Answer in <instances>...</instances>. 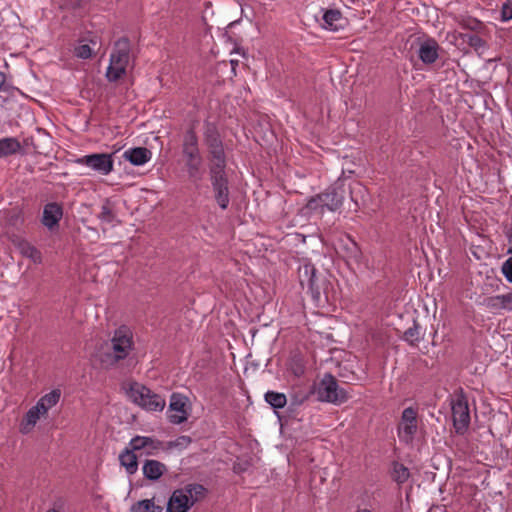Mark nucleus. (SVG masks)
Returning a JSON list of instances; mask_svg holds the SVG:
<instances>
[{"label": "nucleus", "instance_id": "nucleus-7", "mask_svg": "<svg viewBox=\"0 0 512 512\" xmlns=\"http://www.w3.org/2000/svg\"><path fill=\"white\" fill-rule=\"evenodd\" d=\"M418 432V410L407 407L402 411L397 425V435L400 442L411 444Z\"/></svg>", "mask_w": 512, "mask_h": 512}, {"label": "nucleus", "instance_id": "nucleus-38", "mask_svg": "<svg viewBox=\"0 0 512 512\" xmlns=\"http://www.w3.org/2000/svg\"><path fill=\"white\" fill-rule=\"evenodd\" d=\"M112 155L107 153H94L85 155L78 160H111Z\"/></svg>", "mask_w": 512, "mask_h": 512}, {"label": "nucleus", "instance_id": "nucleus-27", "mask_svg": "<svg viewBox=\"0 0 512 512\" xmlns=\"http://www.w3.org/2000/svg\"><path fill=\"white\" fill-rule=\"evenodd\" d=\"M265 401L275 409H281L285 407L287 398L284 393L275 391H268L265 393Z\"/></svg>", "mask_w": 512, "mask_h": 512}, {"label": "nucleus", "instance_id": "nucleus-13", "mask_svg": "<svg viewBox=\"0 0 512 512\" xmlns=\"http://www.w3.org/2000/svg\"><path fill=\"white\" fill-rule=\"evenodd\" d=\"M418 57L424 64H433L439 57L438 43L432 38L421 41L418 48Z\"/></svg>", "mask_w": 512, "mask_h": 512}, {"label": "nucleus", "instance_id": "nucleus-15", "mask_svg": "<svg viewBox=\"0 0 512 512\" xmlns=\"http://www.w3.org/2000/svg\"><path fill=\"white\" fill-rule=\"evenodd\" d=\"M60 397L61 391L54 389L43 395L32 408L45 418L49 410L58 404Z\"/></svg>", "mask_w": 512, "mask_h": 512}, {"label": "nucleus", "instance_id": "nucleus-8", "mask_svg": "<svg viewBox=\"0 0 512 512\" xmlns=\"http://www.w3.org/2000/svg\"><path fill=\"white\" fill-rule=\"evenodd\" d=\"M189 400L181 393H172L169 402L168 420L172 424H181L189 417Z\"/></svg>", "mask_w": 512, "mask_h": 512}, {"label": "nucleus", "instance_id": "nucleus-42", "mask_svg": "<svg viewBox=\"0 0 512 512\" xmlns=\"http://www.w3.org/2000/svg\"><path fill=\"white\" fill-rule=\"evenodd\" d=\"M185 489H192V494L195 493L196 495L204 492L202 485H188Z\"/></svg>", "mask_w": 512, "mask_h": 512}, {"label": "nucleus", "instance_id": "nucleus-39", "mask_svg": "<svg viewBox=\"0 0 512 512\" xmlns=\"http://www.w3.org/2000/svg\"><path fill=\"white\" fill-rule=\"evenodd\" d=\"M501 18L503 21L512 19V5L504 4L501 10Z\"/></svg>", "mask_w": 512, "mask_h": 512}, {"label": "nucleus", "instance_id": "nucleus-9", "mask_svg": "<svg viewBox=\"0 0 512 512\" xmlns=\"http://www.w3.org/2000/svg\"><path fill=\"white\" fill-rule=\"evenodd\" d=\"M452 416L456 432L465 433L470 424V411L464 396H458L452 401Z\"/></svg>", "mask_w": 512, "mask_h": 512}, {"label": "nucleus", "instance_id": "nucleus-44", "mask_svg": "<svg viewBox=\"0 0 512 512\" xmlns=\"http://www.w3.org/2000/svg\"><path fill=\"white\" fill-rule=\"evenodd\" d=\"M6 81V76L4 73L0 72V90L3 88Z\"/></svg>", "mask_w": 512, "mask_h": 512}, {"label": "nucleus", "instance_id": "nucleus-29", "mask_svg": "<svg viewBox=\"0 0 512 512\" xmlns=\"http://www.w3.org/2000/svg\"><path fill=\"white\" fill-rule=\"evenodd\" d=\"M99 219L102 224L111 225V226L114 225V222L116 221V216L113 213V211L110 208L108 203L102 205L101 212L99 214Z\"/></svg>", "mask_w": 512, "mask_h": 512}, {"label": "nucleus", "instance_id": "nucleus-20", "mask_svg": "<svg viewBox=\"0 0 512 512\" xmlns=\"http://www.w3.org/2000/svg\"><path fill=\"white\" fill-rule=\"evenodd\" d=\"M22 146L16 137L0 139V158H6L17 154Z\"/></svg>", "mask_w": 512, "mask_h": 512}, {"label": "nucleus", "instance_id": "nucleus-22", "mask_svg": "<svg viewBox=\"0 0 512 512\" xmlns=\"http://www.w3.org/2000/svg\"><path fill=\"white\" fill-rule=\"evenodd\" d=\"M183 153L189 158L194 160L199 153L198 140L193 131H187L183 140Z\"/></svg>", "mask_w": 512, "mask_h": 512}, {"label": "nucleus", "instance_id": "nucleus-5", "mask_svg": "<svg viewBox=\"0 0 512 512\" xmlns=\"http://www.w3.org/2000/svg\"><path fill=\"white\" fill-rule=\"evenodd\" d=\"M110 342L112 357L114 360H123L127 358L133 350V333L129 327L120 326L114 331Z\"/></svg>", "mask_w": 512, "mask_h": 512}, {"label": "nucleus", "instance_id": "nucleus-2", "mask_svg": "<svg viewBox=\"0 0 512 512\" xmlns=\"http://www.w3.org/2000/svg\"><path fill=\"white\" fill-rule=\"evenodd\" d=\"M318 401L341 405L351 397L347 390L339 387L336 378L330 374H325L322 379L316 383L312 391Z\"/></svg>", "mask_w": 512, "mask_h": 512}, {"label": "nucleus", "instance_id": "nucleus-34", "mask_svg": "<svg viewBox=\"0 0 512 512\" xmlns=\"http://www.w3.org/2000/svg\"><path fill=\"white\" fill-rule=\"evenodd\" d=\"M366 192L365 187H363L359 183H355V185L350 190L351 200L355 203L356 206H359V201L357 198V194H364Z\"/></svg>", "mask_w": 512, "mask_h": 512}, {"label": "nucleus", "instance_id": "nucleus-18", "mask_svg": "<svg viewBox=\"0 0 512 512\" xmlns=\"http://www.w3.org/2000/svg\"><path fill=\"white\" fill-rule=\"evenodd\" d=\"M166 470L165 464L157 460H146L142 467L144 477L152 481L158 480Z\"/></svg>", "mask_w": 512, "mask_h": 512}, {"label": "nucleus", "instance_id": "nucleus-1", "mask_svg": "<svg viewBox=\"0 0 512 512\" xmlns=\"http://www.w3.org/2000/svg\"><path fill=\"white\" fill-rule=\"evenodd\" d=\"M347 189L342 181L338 180L323 193L311 197L305 207V214L309 217H321L326 211H338L346 198Z\"/></svg>", "mask_w": 512, "mask_h": 512}, {"label": "nucleus", "instance_id": "nucleus-23", "mask_svg": "<svg viewBox=\"0 0 512 512\" xmlns=\"http://www.w3.org/2000/svg\"><path fill=\"white\" fill-rule=\"evenodd\" d=\"M15 245L23 256L30 258L34 263L41 262L42 257L40 251L25 239H18Z\"/></svg>", "mask_w": 512, "mask_h": 512}, {"label": "nucleus", "instance_id": "nucleus-3", "mask_svg": "<svg viewBox=\"0 0 512 512\" xmlns=\"http://www.w3.org/2000/svg\"><path fill=\"white\" fill-rule=\"evenodd\" d=\"M130 64V43L128 39H119L110 55L109 65L106 70V77L109 81L115 82L126 75Z\"/></svg>", "mask_w": 512, "mask_h": 512}, {"label": "nucleus", "instance_id": "nucleus-24", "mask_svg": "<svg viewBox=\"0 0 512 512\" xmlns=\"http://www.w3.org/2000/svg\"><path fill=\"white\" fill-rule=\"evenodd\" d=\"M131 512H162L163 507L155 502V499H142L136 501L130 508Z\"/></svg>", "mask_w": 512, "mask_h": 512}, {"label": "nucleus", "instance_id": "nucleus-26", "mask_svg": "<svg viewBox=\"0 0 512 512\" xmlns=\"http://www.w3.org/2000/svg\"><path fill=\"white\" fill-rule=\"evenodd\" d=\"M123 157L125 160H150L152 152L146 147L129 148L124 152Z\"/></svg>", "mask_w": 512, "mask_h": 512}, {"label": "nucleus", "instance_id": "nucleus-46", "mask_svg": "<svg viewBox=\"0 0 512 512\" xmlns=\"http://www.w3.org/2000/svg\"><path fill=\"white\" fill-rule=\"evenodd\" d=\"M238 64L237 60H231L232 69H235V66Z\"/></svg>", "mask_w": 512, "mask_h": 512}, {"label": "nucleus", "instance_id": "nucleus-28", "mask_svg": "<svg viewBox=\"0 0 512 512\" xmlns=\"http://www.w3.org/2000/svg\"><path fill=\"white\" fill-rule=\"evenodd\" d=\"M148 444H153V438L147 436H135L128 444V448L132 451L145 450Z\"/></svg>", "mask_w": 512, "mask_h": 512}, {"label": "nucleus", "instance_id": "nucleus-17", "mask_svg": "<svg viewBox=\"0 0 512 512\" xmlns=\"http://www.w3.org/2000/svg\"><path fill=\"white\" fill-rule=\"evenodd\" d=\"M345 19L340 11L335 9L326 10L322 15L321 27L329 31H338L344 27Z\"/></svg>", "mask_w": 512, "mask_h": 512}, {"label": "nucleus", "instance_id": "nucleus-40", "mask_svg": "<svg viewBox=\"0 0 512 512\" xmlns=\"http://www.w3.org/2000/svg\"><path fill=\"white\" fill-rule=\"evenodd\" d=\"M188 171H189L190 177L193 180L197 181V180L201 179V175L198 174V166H197L196 162H190Z\"/></svg>", "mask_w": 512, "mask_h": 512}, {"label": "nucleus", "instance_id": "nucleus-45", "mask_svg": "<svg viewBox=\"0 0 512 512\" xmlns=\"http://www.w3.org/2000/svg\"><path fill=\"white\" fill-rule=\"evenodd\" d=\"M131 164L135 165V166H140V165H143L145 164L146 162H140V161H137V162H130Z\"/></svg>", "mask_w": 512, "mask_h": 512}, {"label": "nucleus", "instance_id": "nucleus-43", "mask_svg": "<svg viewBox=\"0 0 512 512\" xmlns=\"http://www.w3.org/2000/svg\"><path fill=\"white\" fill-rule=\"evenodd\" d=\"M355 512H374L373 508L372 507H368V506H358L357 509L355 510Z\"/></svg>", "mask_w": 512, "mask_h": 512}, {"label": "nucleus", "instance_id": "nucleus-31", "mask_svg": "<svg viewBox=\"0 0 512 512\" xmlns=\"http://www.w3.org/2000/svg\"><path fill=\"white\" fill-rule=\"evenodd\" d=\"M94 171L102 175H107L113 169V162H85Z\"/></svg>", "mask_w": 512, "mask_h": 512}, {"label": "nucleus", "instance_id": "nucleus-37", "mask_svg": "<svg viewBox=\"0 0 512 512\" xmlns=\"http://www.w3.org/2000/svg\"><path fill=\"white\" fill-rule=\"evenodd\" d=\"M163 448V443L153 438V444H148L145 448L146 455H156V453Z\"/></svg>", "mask_w": 512, "mask_h": 512}, {"label": "nucleus", "instance_id": "nucleus-4", "mask_svg": "<svg viewBox=\"0 0 512 512\" xmlns=\"http://www.w3.org/2000/svg\"><path fill=\"white\" fill-rule=\"evenodd\" d=\"M127 394L135 404L147 411H162L166 405L165 398L137 382L129 385Z\"/></svg>", "mask_w": 512, "mask_h": 512}, {"label": "nucleus", "instance_id": "nucleus-33", "mask_svg": "<svg viewBox=\"0 0 512 512\" xmlns=\"http://www.w3.org/2000/svg\"><path fill=\"white\" fill-rule=\"evenodd\" d=\"M75 55L81 59H88L92 56V49L88 44H81L75 48Z\"/></svg>", "mask_w": 512, "mask_h": 512}, {"label": "nucleus", "instance_id": "nucleus-41", "mask_svg": "<svg viewBox=\"0 0 512 512\" xmlns=\"http://www.w3.org/2000/svg\"><path fill=\"white\" fill-rule=\"evenodd\" d=\"M404 338L409 341L417 340L419 338V332L417 328H409L404 333Z\"/></svg>", "mask_w": 512, "mask_h": 512}, {"label": "nucleus", "instance_id": "nucleus-48", "mask_svg": "<svg viewBox=\"0 0 512 512\" xmlns=\"http://www.w3.org/2000/svg\"><path fill=\"white\" fill-rule=\"evenodd\" d=\"M508 70L512 73V62L508 64Z\"/></svg>", "mask_w": 512, "mask_h": 512}, {"label": "nucleus", "instance_id": "nucleus-32", "mask_svg": "<svg viewBox=\"0 0 512 512\" xmlns=\"http://www.w3.org/2000/svg\"><path fill=\"white\" fill-rule=\"evenodd\" d=\"M191 443V438L189 436H180L177 439L168 442L167 448L168 449H185L187 448Z\"/></svg>", "mask_w": 512, "mask_h": 512}, {"label": "nucleus", "instance_id": "nucleus-47", "mask_svg": "<svg viewBox=\"0 0 512 512\" xmlns=\"http://www.w3.org/2000/svg\"><path fill=\"white\" fill-rule=\"evenodd\" d=\"M47 512H60V511L58 508L53 507V508L49 509Z\"/></svg>", "mask_w": 512, "mask_h": 512}, {"label": "nucleus", "instance_id": "nucleus-21", "mask_svg": "<svg viewBox=\"0 0 512 512\" xmlns=\"http://www.w3.org/2000/svg\"><path fill=\"white\" fill-rule=\"evenodd\" d=\"M119 461L129 475H133L138 470V460L135 452L128 447L119 455Z\"/></svg>", "mask_w": 512, "mask_h": 512}, {"label": "nucleus", "instance_id": "nucleus-36", "mask_svg": "<svg viewBox=\"0 0 512 512\" xmlns=\"http://www.w3.org/2000/svg\"><path fill=\"white\" fill-rule=\"evenodd\" d=\"M501 270L507 281L512 283V257L503 263Z\"/></svg>", "mask_w": 512, "mask_h": 512}, {"label": "nucleus", "instance_id": "nucleus-16", "mask_svg": "<svg viewBox=\"0 0 512 512\" xmlns=\"http://www.w3.org/2000/svg\"><path fill=\"white\" fill-rule=\"evenodd\" d=\"M63 215L62 207L57 203H48L44 206L42 223L45 227L52 230L56 227Z\"/></svg>", "mask_w": 512, "mask_h": 512}, {"label": "nucleus", "instance_id": "nucleus-19", "mask_svg": "<svg viewBox=\"0 0 512 512\" xmlns=\"http://www.w3.org/2000/svg\"><path fill=\"white\" fill-rule=\"evenodd\" d=\"M42 418L44 417L41 416L36 410H34L32 407L29 408L20 422V433L29 434L30 432H32L37 422Z\"/></svg>", "mask_w": 512, "mask_h": 512}, {"label": "nucleus", "instance_id": "nucleus-14", "mask_svg": "<svg viewBox=\"0 0 512 512\" xmlns=\"http://www.w3.org/2000/svg\"><path fill=\"white\" fill-rule=\"evenodd\" d=\"M483 305L492 313H499L501 310H512V292L487 297L483 300Z\"/></svg>", "mask_w": 512, "mask_h": 512}, {"label": "nucleus", "instance_id": "nucleus-30", "mask_svg": "<svg viewBox=\"0 0 512 512\" xmlns=\"http://www.w3.org/2000/svg\"><path fill=\"white\" fill-rule=\"evenodd\" d=\"M409 470L402 464L396 463L393 467V478L398 483H404L409 478Z\"/></svg>", "mask_w": 512, "mask_h": 512}, {"label": "nucleus", "instance_id": "nucleus-35", "mask_svg": "<svg viewBox=\"0 0 512 512\" xmlns=\"http://www.w3.org/2000/svg\"><path fill=\"white\" fill-rule=\"evenodd\" d=\"M466 38L468 44L475 49H480L485 46L484 40L478 35H467Z\"/></svg>", "mask_w": 512, "mask_h": 512}, {"label": "nucleus", "instance_id": "nucleus-10", "mask_svg": "<svg viewBox=\"0 0 512 512\" xmlns=\"http://www.w3.org/2000/svg\"><path fill=\"white\" fill-rule=\"evenodd\" d=\"M192 489H177L170 496L167 512H187L193 505Z\"/></svg>", "mask_w": 512, "mask_h": 512}, {"label": "nucleus", "instance_id": "nucleus-25", "mask_svg": "<svg viewBox=\"0 0 512 512\" xmlns=\"http://www.w3.org/2000/svg\"><path fill=\"white\" fill-rule=\"evenodd\" d=\"M457 22L459 25L464 28L468 29L477 33H482L485 29V25L482 21L478 20L475 17L469 16V15H461L457 18Z\"/></svg>", "mask_w": 512, "mask_h": 512}, {"label": "nucleus", "instance_id": "nucleus-12", "mask_svg": "<svg viewBox=\"0 0 512 512\" xmlns=\"http://www.w3.org/2000/svg\"><path fill=\"white\" fill-rule=\"evenodd\" d=\"M205 143L214 160H223L225 158L224 146L220 134L214 126L207 127L205 131Z\"/></svg>", "mask_w": 512, "mask_h": 512}, {"label": "nucleus", "instance_id": "nucleus-11", "mask_svg": "<svg viewBox=\"0 0 512 512\" xmlns=\"http://www.w3.org/2000/svg\"><path fill=\"white\" fill-rule=\"evenodd\" d=\"M299 281L302 287L306 286L310 290L315 301L320 300L321 292L316 284V269L312 264L306 263L299 268Z\"/></svg>", "mask_w": 512, "mask_h": 512}, {"label": "nucleus", "instance_id": "nucleus-6", "mask_svg": "<svg viewBox=\"0 0 512 512\" xmlns=\"http://www.w3.org/2000/svg\"><path fill=\"white\" fill-rule=\"evenodd\" d=\"M224 162H218L211 168V182L217 204L223 210L229 206V188L225 176Z\"/></svg>", "mask_w": 512, "mask_h": 512}]
</instances>
